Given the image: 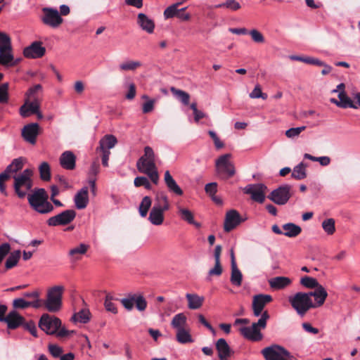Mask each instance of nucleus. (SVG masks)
<instances>
[{
	"mask_svg": "<svg viewBox=\"0 0 360 360\" xmlns=\"http://www.w3.org/2000/svg\"><path fill=\"white\" fill-rule=\"evenodd\" d=\"M243 219L239 214V212L236 210H231L226 213L224 223V230L226 232H230L233 229H234L237 226H238Z\"/></svg>",
	"mask_w": 360,
	"mask_h": 360,
	"instance_id": "nucleus-16",
	"label": "nucleus"
},
{
	"mask_svg": "<svg viewBox=\"0 0 360 360\" xmlns=\"http://www.w3.org/2000/svg\"><path fill=\"white\" fill-rule=\"evenodd\" d=\"M300 283L304 287L309 289L316 288L321 285L316 278L309 276L302 277L300 279Z\"/></svg>",
	"mask_w": 360,
	"mask_h": 360,
	"instance_id": "nucleus-49",
	"label": "nucleus"
},
{
	"mask_svg": "<svg viewBox=\"0 0 360 360\" xmlns=\"http://www.w3.org/2000/svg\"><path fill=\"white\" fill-rule=\"evenodd\" d=\"M48 199L49 195L44 188L35 189L27 195L30 207L40 214H49L53 211L54 207Z\"/></svg>",
	"mask_w": 360,
	"mask_h": 360,
	"instance_id": "nucleus-3",
	"label": "nucleus"
},
{
	"mask_svg": "<svg viewBox=\"0 0 360 360\" xmlns=\"http://www.w3.org/2000/svg\"><path fill=\"white\" fill-rule=\"evenodd\" d=\"M250 97L251 98H262L263 100H266L267 98V94L262 93L261 86L257 84L250 94Z\"/></svg>",
	"mask_w": 360,
	"mask_h": 360,
	"instance_id": "nucleus-58",
	"label": "nucleus"
},
{
	"mask_svg": "<svg viewBox=\"0 0 360 360\" xmlns=\"http://www.w3.org/2000/svg\"><path fill=\"white\" fill-rule=\"evenodd\" d=\"M252 40L257 44H263L265 41L264 35L257 30L252 29L248 32Z\"/></svg>",
	"mask_w": 360,
	"mask_h": 360,
	"instance_id": "nucleus-52",
	"label": "nucleus"
},
{
	"mask_svg": "<svg viewBox=\"0 0 360 360\" xmlns=\"http://www.w3.org/2000/svg\"><path fill=\"white\" fill-rule=\"evenodd\" d=\"M164 181H165V183L166 184V186H167L168 191L171 193H172L176 196H181L184 194L183 190L177 184L176 181L172 176L169 171H168V170L165 171V172Z\"/></svg>",
	"mask_w": 360,
	"mask_h": 360,
	"instance_id": "nucleus-20",
	"label": "nucleus"
},
{
	"mask_svg": "<svg viewBox=\"0 0 360 360\" xmlns=\"http://www.w3.org/2000/svg\"><path fill=\"white\" fill-rule=\"evenodd\" d=\"M283 229L284 231L283 235L289 238H294L297 236L302 231V229L300 226L296 225L293 223H287L283 225Z\"/></svg>",
	"mask_w": 360,
	"mask_h": 360,
	"instance_id": "nucleus-36",
	"label": "nucleus"
},
{
	"mask_svg": "<svg viewBox=\"0 0 360 360\" xmlns=\"http://www.w3.org/2000/svg\"><path fill=\"white\" fill-rule=\"evenodd\" d=\"M291 283V279L285 276H276L269 280V284L274 290L284 289L289 286Z\"/></svg>",
	"mask_w": 360,
	"mask_h": 360,
	"instance_id": "nucleus-27",
	"label": "nucleus"
},
{
	"mask_svg": "<svg viewBox=\"0 0 360 360\" xmlns=\"http://www.w3.org/2000/svg\"><path fill=\"white\" fill-rule=\"evenodd\" d=\"M43 11L44 15L42 17V21L44 24L57 27L62 23L63 19L56 9L45 8Z\"/></svg>",
	"mask_w": 360,
	"mask_h": 360,
	"instance_id": "nucleus-17",
	"label": "nucleus"
},
{
	"mask_svg": "<svg viewBox=\"0 0 360 360\" xmlns=\"http://www.w3.org/2000/svg\"><path fill=\"white\" fill-rule=\"evenodd\" d=\"M25 159L22 157L14 159L12 162L6 167L11 174L16 173L20 170L24 165Z\"/></svg>",
	"mask_w": 360,
	"mask_h": 360,
	"instance_id": "nucleus-48",
	"label": "nucleus"
},
{
	"mask_svg": "<svg viewBox=\"0 0 360 360\" xmlns=\"http://www.w3.org/2000/svg\"><path fill=\"white\" fill-rule=\"evenodd\" d=\"M13 60L11 38L5 32H0V64L12 66L18 63L20 59Z\"/></svg>",
	"mask_w": 360,
	"mask_h": 360,
	"instance_id": "nucleus-6",
	"label": "nucleus"
},
{
	"mask_svg": "<svg viewBox=\"0 0 360 360\" xmlns=\"http://www.w3.org/2000/svg\"><path fill=\"white\" fill-rule=\"evenodd\" d=\"M267 187L263 184H248L243 191L251 196L252 200L262 203L265 200V193Z\"/></svg>",
	"mask_w": 360,
	"mask_h": 360,
	"instance_id": "nucleus-13",
	"label": "nucleus"
},
{
	"mask_svg": "<svg viewBox=\"0 0 360 360\" xmlns=\"http://www.w3.org/2000/svg\"><path fill=\"white\" fill-rule=\"evenodd\" d=\"M170 205L167 194L164 192H159L156 194L154 204L152 208L166 212L169 210Z\"/></svg>",
	"mask_w": 360,
	"mask_h": 360,
	"instance_id": "nucleus-22",
	"label": "nucleus"
},
{
	"mask_svg": "<svg viewBox=\"0 0 360 360\" xmlns=\"http://www.w3.org/2000/svg\"><path fill=\"white\" fill-rule=\"evenodd\" d=\"M40 177L44 181H49L51 179V169L46 162H42L39 167Z\"/></svg>",
	"mask_w": 360,
	"mask_h": 360,
	"instance_id": "nucleus-51",
	"label": "nucleus"
},
{
	"mask_svg": "<svg viewBox=\"0 0 360 360\" xmlns=\"http://www.w3.org/2000/svg\"><path fill=\"white\" fill-rule=\"evenodd\" d=\"M90 319V312L88 309H82L79 312L75 313L72 317V320L74 322H79L82 323H87Z\"/></svg>",
	"mask_w": 360,
	"mask_h": 360,
	"instance_id": "nucleus-45",
	"label": "nucleus"
},
{
	"mask_svg": "<svg viewBox=\"0 0 360 360\" xmlns=\"http://www.w3.org/2000/svg\"><path fill=\"white\" fill-rule=\"evenodd\" d=\"M231 154L226 153L219 156L215 162L216 171L219 175H224L226 178L235 174V167L230 159Z\"/></svg>",
	"mask_w": 360,
	"mask_h": 360,
	"instance_id": "nucleus-10",
	"label": "nucleus"
},
{
	"mask_svg": "<svg viewBox=\"0 0 360 360\" xmlns=\"http://www.w3.org/2000/svg\"><path fill=\"white\" fill-rule=\"evenodd\" d=\"M39 328L48 335H56L58 338H64L75 333L62 326L60 319L48 314H44L39 321Z\"/></svg>",
	"mask_w": 360,
	"mask_h": 360,
	"instance_id": "nucleus-2",
	"label": "nucleus"
},
{
	"mask_svg": "<svg viewBox=\"0 0 360 360\" xmlns=\"http://www.w3.org/2000/svg\"><path fill=\"white\" fill-rule=\"evenodd\" d=\"M305 129H306L305 126H302V127H295V128H290L285 131V136L288 138L293 139L295 137L298 136L300 134V133L302 132Z\"/></svg>",
	"mask_w": 360,
	"mask_h": 360,
	"instance_id": "nucleus-59",
	"label": "nucleus"
},
{
	"mask_svg": "<svg viewBox=\"0 0 360 360\" xmlns=\"http://www.w3.org/2000/svg\"><path fill=\"white\" fill-rule=\"evenodd\" d=\"M137 23L147 33L152 34L154 32L155 23L153 20L144 13H139L138 15Z\"/></svg>",
	"mask_w": 360,
	"mask_h": 360,
	"instance_id": "nucleus-26",
	"label": "nucleus"
},
{
	"mask_svg": "<svg viewBox=\"0 0 360 360\" xmlns=\"http://www.w3.org/2000/svg\"><path fill=\"white\" fill-rule=\"evenodd\" d=\"M24 321V318L20 316L15 311H11L4 321L7 323L8 328L10 329H15L22 325Z\"/></svg>",
	"mask_w": 360,
	"mask_h": 360,
	"instance_id": "nucleus-29",
	"label": "nucleus"
},
{
	"mask_svg": "<svg viewBox=\"0 0 360 360\" xmlns=\"http://www.w3.org/2000/svg\"><path fill=\"white\" fill-rule=\"evenodd\" d=\"M230 281L234 286L239 287L242 284L243 274L238 266H232Z\"/></svg>",
	"mask_w": 360,
	"mask_h": 360,
	"instance_id": "nucleus-40",
	"label": "nucleus"
},
{
	"mask_svg": "<svg viewBox=\"0 0 360 360\" xmlns=\"http://www.w3.org/2000/svg\"><path fill=\"white\" fill-rule=\"evenodd\" d=\"M49 352L55 358L60 357L63 354V349L61 347L56 345H49Z\"/></svg>",
	"mask_w": 360,
	"mask_h": 360,
	"instance_id": "nucleus-60",
	"label": "nucleus"
},
{
	"mask_svg": "<svg viewBox=\"0 0 360 360\" xmlns=\"http://www.w3.org/2000/svg\"><path fill=\"white\" fill-rule=\"evenodd\" d=\"M222 273V267L220 261L215 260L214 266L209 271L210 276H220Z\"/></svg>",
	"mask_w": 360,
	"mask_h": 360,
	"instance_id": "nucleus-61",
	"label": "nucleus"
},
{
	"mask_svg": "<svg viewBox=\"0 0 360 360\" xmlns=\"http://www.w3.org/2000/svg\"><path fill=\"white\" fill-rule=\"evenodd\" d=\"M272 301V297L270 295L259 294L253 297L252 310L255 316H262L263 309L266 304Z\"/></svg>",
	"mask_w": 360,
	"mask_h": 360,
	"instance_id": "nucleus-15",
	"label": "nucleus"
},
{
	"mask_svg": "<svg viewBox=\"0 0 360 360\" xmlns=\"http://www.w3.org/2000/svg\"><path fill=\"white\" fill-rule=\"evenodd\" d=\"M11 250V246L8 243H5L0 245V257L3 259L8 255Z\"/></svg>",
	"mask_w": 360,
	"mask_h": 360,
	"instance_id": "nucleus-64",
	"label": "nucleus"
},
{
	"mask_svg": "<svg viewBox=\"0 0 360 360\" xmlns=\"http://www.w3.org/2000/svg\"><path fill=\"white\" fill-rule=\"evenodd\" d=\"M21 252L20 250H15L12 252L8 257L7 258L5 267L6 269H10L14 267L18 262L20 257Z\"/></svg>",
	"mask_w": 360,
	"mask_h": 360,
	"instance_id": "nucleus-42",
	"label": "nucleus"
},
{
	"mask_svg": "<svg viewBox=\"0 0 360 360\" xmlns=\"http://www.w3.org/2000/svg\"><path fill=\"white\" fill-rule=\"evenodd\" d=\"M290 189L291 186L290 185H282L274 190L269 195V198L277 205H285L291 196Z\"/></svg>",
	"mask_w": 360,
	"mask_h": 360,
	"instance_id": "nucleus-12",
	"label": "nucleus"
},
{
	"mask_svg": "<svg viewBox=\"0 0 360 360\" xmlns=\"http://www.w3.org/2000/svg\"><path fill=\"white\" fill-rule=\"evenodd\" d=\"M215 8H227L229 10L236 11L241 8L239 2L236 0H226V1L217 4L214 6Z\"/></svg>",
	"mask_w": 360,
	"mask_h": 360,
	"instance_id": "nucleus-44",
	"label": "nucleus"
},
{
	"mask_svg": "<svg viewBox=\"0 0 360 360\" xmlns=\"http://www.w3.org/2000/svg\"><path fill=\"white\" fill-rule=\"evenodd\" d=\"M75 217L76 212L74 210H66L49 218L47 224L49 226H65L71 223Z\"/></svg>",
	"mask_w": 360,
	"mask_h": 360,
	"instance_id": "nucleus-11",
	"label": "nucleus"
},
{
	"mask_svg": "<svg viewBox=\"0 0 360 360\" xmlns=\"http://www.w3.org/2000/svg\"><path fill=\"white\" fill-rule=\"evenodd\" d=\"M134 294H130L127 297L122 298L120 302L127 310H131L134 305Z\"/></svg>",
	"mask_w": 360,
	"mask_h": 360,
	"instance_id": "nucleus-56",
	"label": "nucleus"
},
{
	"mask_svg": "<svg viewBox=\"0 0 360 360\" xmlns=\"http://www.w3.org/2000/svg\"><path fill=\"white\" fill-rule=\"evenodd\" d=\"M64 290L63 285H55L48 289L46 297L43 301V305L48 311L56 313L61 309Z\"/></svg>",
	"mask_w": 360,
	"mask_h": 360,
	"instance_id": "nucleus-5",
	"label": "nucleus"
},
{
	"mask_svg": "<svg viewBox=\"0 0 360 360\" xmlns=\"http://www.w3.org/2000/svg\"><path fill=\"white\" fill-rule=\"evenodd\" d=\"M151 203L152 200L148 196H145L142 199L139 207V214L142 217H146L148 210L151 206Z\"/></svg>",
	"mask_w": 360,
	"mask_h": 360,
	"instance_id": "nucleus-47",
	"label": "nucleus"
},
{
	"mask_svg": "<svg viewBox=\"0 0 360 360\" xmlns=\"http://www.w3.org/2000/svg\"><path fill=\"white\" fill-rule=\"evenodd\" d=\"M155 105V100H148L143 104V112L148 113L153 110Z\"/></svg>",
	"mask_w": 360,
	"mask_h": 360,
	"instance_id": "nucleus-63",
	"label": "nucleus"
},
{
	"mask_svg": "<svg viewBox=\"0 0 360 360\" xmlns=\"http://www.w3.org/2000/svg\"><path fill=\"white\" fill-rule=\"evenodd\" d=\"M165 212L151 208L148 216L149 221L155 226L162 225L165 219Z\"/></svg>",
	"mask_w": 360,
	"mask_h": 360,
	"instance_id": "nucleus-35",
	"label": "nucleus"
},
{
	"mask_svg": "<svg viewBox=\"0 0 360 360\" xmlns=\"http://www.w3.org/2000/svg\"><path fill=\"white\" fill-rule=\"evenodd\" d=\"M172 93L176 96V98L181 101L184 105H187L189 103L190 95L180 89H177L174 87L171 88Z\"/></svg>",
	"mask_w": 360,
	"mask_h": 360,
	"instance_id": "nucleus-46",
	"label": "nucleus"
},
{
	"mask_svg": "<svg viewBox=\"0 0 360 360\" xmlns=\"http://www.w3.org/2000/svg\"><path fill=\"white\" fill-rule=\"evenodd\" d=\"M308 294L310 298L311 297H314V308L322 306L328 296L326 289L322 285L319 286V288H315L314 291L309 292Z\"/></svg>",
	"mask_w": 360,
	"mask_h": 360,
	"instance_id": "nucleus-24",
	"label": "nucleus"
},
{
	"mask_svg": "<svg viewBox=\"0 0 360 360\" xmlns=\"http://www.w3.org/2000/svg\"><path fill=\"white\" fill-rule=\"evenodd\" d=\"M178 214L181 219L187 223H194V216L193 212L187 208L183 207L179 205H176Z\"/></svg>",
	"mask_w": 360,
	"mask_h": 360,
	"instance_id": "nucleus-41",
	"label": "nucleus"
},
{
	"mask_svg": "<svg viewBox=\"0 0 360 360\" xmlns=\"http://www.w3.org/2000/svg\"><path fill=\"white\" fill-rule=\"evenodd\" d=\"M289 302L292 308L300 316H304L308 310L314 308V302L309 297L308 292H297L289 297Z\"/></svg>",
	"mask_w": 360,
	"mask_h": 360,
	"instance_id": "nucleus-7",
	"label": "nucleus"
},
{
	"mask_svg": "<svg viewBox=\"0 0 360 360\" xmlns=\"http://www.w3.org/2000/svg\"><path fill=\"white\" fill-rule=\"evenodd\" d=\"M171 326L175 330L189 327L187 323V317L184 313L176 314L172 319Z\"/></svg>",
	"mask_w": 360,
	"mask_h": 360,
	"instance_id": "nucleus-32",
	"label": "nucleus"
},
{
	"mask_svg": "<svg viewBox=\"0 0 360 360\" xmlns=\"http://www.w3.org/2000/svg\"><path fill=\"white\" fill-rule=\"evenodd\" d=\"M104 305L105 309L113 314L117 313V309L115 304L112 302V297L110 295H107L105 297Z\"/></svg>",
	"mask_w": 360,
	"mask_h": 360,
	"instance_id": "nucleus-55",
	"label": "nucleus"
},
{
	"mask_svg": "<svg viewBox=\"0 0 360 360\" xmlns=\"http://www.w3.org/2000/svg\"><path fill=\"white\" fill-rule=\"evenodd\" d=\"M269 319L267 311H264L259 319L252 324L251 326H245L240 328V334L246 339L258 342L262 340L263 335L261 330L266 326V321Z\"/></svg>",
	"mask_w": 360,
	"mask_h": 360,
	"instance_id": "nucleus-4",
	"label": "nucleus"
},
{
	"mask_svg": "<svg viewBox=\"0 0 360 360\" xmlns=\"http://www.w3.org/2000/svg\"><path fill=\"white\" fill-rule=\"evenodd\" d=\"M306 167L303 162L298 164L293 168L292 177L298 180L304 179L307 176Z\"/></svg>",
	"mask_w": 360,
	"mask_h": 360,
	"instance_id": "nucleus-43",
	"label": "nucleus"
},
{
	"mask_svg": "<svg viewBox=\"0 0 360 360\" xmlns=\"http://www.w3.org/2000/svg\"><path fill=\"white\" fill-rule=\"evenodd\" d=\"M75 207L78 210L86 207L89 203V190L86 186L82 188L74 197Z\"/></svg>",
	"mask_w": 360,
	"mask_h": 360,
	"instance_id": "nucleus-19",
	"label": "nucleus"
},
{
	"mask_svg": "<svg viewBox=\"0 0 360 360\" xmlns=\"http://www.w3.org/2000/svg\"><path fill=\"white\" fill-rule=\"evenodd\" d=\"M39 132V125L37 123H30L22 129V136L27 142L34 145Z\"/></svg>",
	"mask_w": 360,
	"mask_h": 360,
	"instance_id": "nucleus-18",
	"label": "nucleus"
},
{
	"mask_svg": "<svg viewBox=\"0 0 360 360\" xmlns=\"http://www.w3.org/2000/svg\"><path fill=\"white\" fill-rule=\"evenodd\" d=\"M186 297L188 300V307L191 309H197L201 307L205 300L204 297L197 294L187 293Z\"/></svg>",
	"mask_w": 360,
	"mask_h": 360,
	"instance_id": "nucleus-33",
	"label": "nucleus"
},
{
	"mask_svg": "<svg viewBox=\"0 0 360 360\" xmlns=\"http://www.w3.org/2000/svg\"><path fill=\"white\" fill-rule=\"evenodd\" d=\"M181 5V1H178L172 5L168 6L164 11V17L165 19L172 18L177 17L179 11H184L186 7L179 9V6Z\"/></svg>",
	"mask_w": 360,
	"mask_h": 360,
	"instance_id": "nucleus-38",
	"label": "nucleus"
},
{
	"mask_svg": "<svg viewBox=\"0 0 360 360\" xmlns=\"http://www.w3.org/2000/svg\"><path fill=\"white\" fill-rule=\"evenodd\" d=\"M45 53L46 48L42 46V42L39 41H33L23 50V55L27 58H42Z\"/></svg>",
	"mask_w": 360,
	"mask_h": 360,
	"instance_id": "nucleus-14",
	"label": "nucleus"
},
{
	"mask_svg": "<svg viewBox=\"0 0 360 360\" xmlns=\"http://www.w3.org/2000/svg\"><path fill=\"white\" fill-rule=\"evenodd\" d=\"M338 98L340 103L341 108H353L357 109L358 106L346 94L345 91H340L338 94Z\"/></svg>",
	"mask_w": 360,
	"mask_h": 360,
	"instance_id": "nucleus-37",
	"label": "nucleus"
},
{
	"mask_svg": "<svg viewBox=\"0 0 360 360\" xmlns=\"http://www.w3.org/2000/svg\"><path fill=\"white\" fill-rule=\"evenodd\" d=\"M59 160L61 167L65 169L72 170L75 167L76 157L70 150L63 153Z\"/></svg>",
	"mask_w": 360,
	"mask_h": 360,
	"instance_id": "nucleus-25",
	"label": "nucleus"
},
{
	"mask_svg": "<svg viewBox=\"0 0 360 360\" xmlns=\"http://www.w3.org/2000/svg\"><path fill=\"white\" fill-rule=\"evenodd\" d=\"M261 353L266 360H288L292 356L287 349L278 345L266 347Z\"/></svg>",
	"mask_w": 360,
	"mask_h": 360,
	"instance_id": "nucleus-9",
	"label": "nucleus"
},
{
	"mask_svg": "<svg viewBox=\"0 0 360 360\" xmlns=\"http://www.w3.org/2000/svg\"><path fill=\"white\" fill-rule=\"evenodd\" d=\"M41 300L27 301L24 297H19L13 300V307L15 309H27L30 307L39 308L41 306Z\"/></svg>",
	"mask_w": 360,
	"mask_h": 360,
	"instance_id": "nucleus-28",
	"label": "nucleus"
},
{
	"mask_svg": "<svg viewBox=\"0 0 360 360\" xmlns=\"http://www.w3.org/2000/svg\"><path fill=\"white\" fill-rule=\"evenodd\" d=\"M335 220L333 218H328L322 221V228L328 235H333L335 233Z\"/></svg>",
	"mask_w": 360,
	"mask_h": 360,
	"instance_id": "nucleus-50",
	"label": "nucleus"
},
{
	"mask_svg": "<svg viewBox=\"0 0 360 360\" xmlns=\"http://www.w3.org/2000/svg\"><path fill=\"white\" fill-rule=\"evenodd\" d=\"M89 246L84 243H80L78 246L70 250L68 255L73 262L79 260L82 256L85 255Z\"/></svg>",
	"mask_w": 360,
	"mask_h": 360,
	"instance_id": "nucleus-31",
	"label": "nucleus"
},
{
	"mask_svg": "<svg viewBox=\"0 0 360 360\" xmlns=\"http://www.w3.org/2000/svg\"><path fill=\"white\" fill-rule=\"evenodd\" d=\"M205 191L210 196L214 195L217 191V184L215 182H212L206 184Z\"/></svg>",
	"mask_w": 360,
	"mask_h": 360,
	"instance_id": "nucleus-62",
	"label": "nucleus"
},
{
	"mask_svg": "<svg viewBox=\"0 0 360 360\" xmlns=\"http://www.w3.org/2000/svg\"><path fill=\"white\" fill-rule=\"evenodd\" d=\"M141 65L139 60H126L119 65V69L121 71H134Z\"/></svg>",
	"mask_w": 360,
	"mask_h": 360,
	"instance_id": "nucleus-39",
	"label": "nucleus"
},
{
	"mask_svg": "<svg viewBox=\"0 0 360 360\" xmlns=\"http://www.w3.org/2000/svg\"><path fill=\"white\" fill-rule=\"evenodd\" d=\"M32 170L30 169H25L20 174L14 176V188L20 198H24L27 191L32 186L31 176Z\"/></svg>",
	"mask_w": 360,
	"mask_h": 360,
	"instance_id": "nucleus-8",
	"label": "nucleus"
},
{
	"mask_svg": "<svg viewBox=\"0 0 360 360\" xmlns=\"http://www.w3.org/2000/svg\"><path fill=\"white\" fill-rule=\"evenodd\" d=\"M117 138L111 134L105 135L99 141V146L96 148L97 151L101 153L105 152L110 153V150L117 144Z\"/></svg>",
	"mask_w": 360,
	"mask_h": 360,
	"instance_id": "nucleus-21",
	"label": "nucleus"
},
{
	"mask_svg": "<svg viewBox=\"0 0 360 360\" xmlns=\"http://www.w3.org/2000/svg\"><path fill=\"white\" fill-rule=\"evenodd\" d=\"M136 167L138 170L146 174L153 184H158L159 174L155 162V153L151 147L144 148V154L138 160Z\"/></svg>",
	"mask_w": 360,
	"mask_h": 360,
	"instance_id": "nucleus-1",
	"label": "nucleus"
},
{
	"mask_svg": "<svg viewBox=\"0 0 360 360\" xmlns=\"http://www.w3.org/2000/svg\"><path fill=\"white\" fill-rule=\"evenodd\" d=\"M8 98V84L4 83L0 86V103H7Z\"/></svg>",
	"mask_w": 360,
	"mask_h": 360,
	"instance_id": "nucleus-53",
	"label": "nucleus"
},
{
	"mask_svg": "<svg viewBox=\"0 0 360 360\" xmlns=\"http://www.w3.org/2000/svg\"><path fill=\"white\" fill-rule=\"evenodd\" d=\"M39 109V103L37 99L32 101L27 100L20 108V114L23 117H27L34 114Z\"/></svg>",
	"mask_w": 360,
	"mask_h": 360,
	"instance_id": "nucleus-23",
	"label": "nucleus"
},
{
	"mask_svg": "<svg viewBox=\"0 0 360 360\" xmlns=\"http://www.w3.org/2000/svg\"><path fill=\"white\" fill-rule=\"evenodd\" d=\"M134 304L139 311H142L146 309L147 302L142 295L134 294Z\"/></svg>",
	"mask_w": 360,
	"mask_h": 360,
	"instance_id": "nucleus-54",
	"label": "nucleus"
},
{
	"mask_svg": "<svg viewBox=\"0 0 360 360\" xmlns=\"http://www.w3.org/2000/svg\"><path fill=\"white\" fill-rule=\"evenodd\" d=\"M216 349L218 352V356H231L232 350L227 342L224 338L219 339L216 342Z\"/></svg>",
	"mask_w": 360,
	"mask_h": 360,
	"instance_id": "nucleus-34",
	"label": "nucleus"
},
{
	"mask_svg": "<svg viewBox=\"0 0 360 360\" xmlns=\"http://www.w3.org/2000/svg\"><path fill=\"white\" fill-rule=\"evenodd\" d=\"M176 331V340L181 344H188L194 342L191 334L190 327L182 328Z\"/></svg>",
	"mask_w": 360,
	"mask_h": 360,
	"instance_id": "nucleus-30",
	"label": "nucleus"
},
{
	"mask_svg": "<svg viewBox=\"0 0 360 360\" xmlns=\"http://www.w3.org/2000/svg\"><path fill=\"white\" fill-rule=\"evenodd\" d=\"M134 186L136 187L144 186L146 189L150 190L151 188V184L145 176H137L135 178L134 181Z\"/></svg>",
	"mask_w": 360,
	"mask_h": 360,
	"instance_id": "nucleus-57",
	"label": "nucleus"
}]
</instances>
